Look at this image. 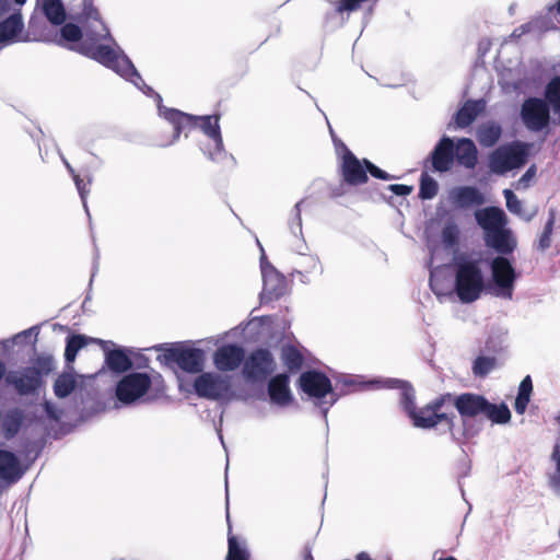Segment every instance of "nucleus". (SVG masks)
Listing matches in <instances>:
<instances>
[{
  "label": "nucleus",
  "instance_id": "obj_17",
  "mask_svg": "<svg viewBox=\"0 0 560 560\" xmlns=\"http://www.w3.org/2000/svg\"><path fill=\"white\" fill-rule=\"evenodd\" d=\"M448 199L456 208L468 209L486 202L483 194L474 186H458L450 190Z\"/></svg>",
  "mask_w": 560,
  "mask_h": 560
},
{
  "label": "nucleus",
  "instance_id": "obj_11",
  "mask_svg": "<svg viewBox=\"0 0 560 560\" xmlns=\"http://www.w3.org/2000/svg\"><path fill=\"white\" fill-rule=\"evenodd\" d=\"M151 386V378L147 373L133 372L124 376L116 387L117 399L129 405L147 394Z\"/></svg>",
  "mask_w": 560,
  "mask_h": 560
},
{
  "label": "nucleus",
  "instance_id": "obj_9",
  "mask_svg": "<svg viewBox=\"0 0 560 560\" xmlns=\"http://www.w3.org/2000/svg\"><path fill=\"white\" fill-rule=\"evenodd\" d=\"M493 288L492 294L498 298L512 300L517 273L512 262L504 256H497L490 262Z\"/></svg>",
  "mask_w": 560,
  "mask_h": 560
},
{
  "label": "nucleus",
  "instance_id": "obj_60",
  "mask_svg": "<svg viewBox=\"0 0 560 560\" xmlns=\"http://www.w3.org/2000/svg\"><path fill=\"white\" fill-rule=\"evenodd\" d=\"M35 329H36V327H32V328H30V329H27V330L23 331L22 334H23V335H25V336H27V335H31L33 331H35Z\"/></svg>",
  "mask_w": 560,
  "mask_h": 560
},
{
  "label": "nucleus",
  "instance_id": "obj_23",
  "mask_svg": "<svg viewBox=\"0 0 560 560\" xmlns=\"http://www.w3.org/2000/svg\"><path fill=\"white\" fill-rule=\"evenodd\" d=\"M486 244L501 255L511 254L517 245L512 231L505 226L486 236Z\"/></svg>",
  "mask_w": 560,
  "mask_h": 560
},
{
  "label": "nucleus",
  "instance_id": "obj_20",
  "mask_svg": "<svg viewBox=\"0 0 560 560\" xmlns=\"http://www.w3.org/2000/svg\"><path fill=\"white\" fill-rule=\"evenodd\" d=\"M434 171L447 172L454 162V143L451 138L443 137L431 153Z\"/></svg>",
  "mask_w": 560,
  "mask_h": 560
},
{
  "label": "nucleus",
  "instance_id": "obj_1",
  "mask_svg": "<svg viewBox=\"0 0 560 560\" xmlns=\"http://www.w3.org/2000/svg\"><path fill=\"white\" fill-rule=\"evenodd\" d=\"M105 37H33L34 40L54 44L63 49L75 51L82 56L91 58L130 81L144 94L154 96L158 103L160 116L167 120L174 129L173 140L167 144L175 142L182 132H188L192 128L199 127L213 142V150L208 152L209 158L212 161H221L226 155V152L223 147L219 117L209 115L192 116L180 110L163 106L161 104V95L155 93L151 86L144 83L132 62L113 40L114 37H109L110 40L106 43L102 40Z\"/></svg>",
  "mask_w": 560,
  "mask_h": 560
},
{
  "label": "nucleus",
  "instance_id": "obj_58",
  "mask_svg": "<svg viewBox=\"0 0 560 560\" xmlns=\"http://www.w3.org/2000/svg\"><path fill=\"white\" fill-rule=\"evenodd\" d=\"M5 372H7L5 364L2 361H0V381L8 374Z\"/></svg>",
  "mask_w": 560,
  "mask_h": 560
},
{
  "label": "nucleus",
  "instance_id": "obj_14",
  "mask_svg": "<svg viewBox=\"0 0 560 560\" xmlns=\"http://www.w3.org/2000/svg\"><path fill=\"white\" fill-rule=\"evenodd\" d=\"M260 269L264 288L260 298L265 302L279 299L285 291L284 278L271 266L261 248Z\"/></svg>",
  "mask_w": 560,
  "mask_h": 560
},
{
  "label": "nucleus",
  "instance_id": "obj_6",
  "mask_svg": "<svg viewBox=\"0 0 560 560\" xmlns=\"http://www.w3.org/2000/svg\"><path fill=\"white\" fill-rule=\"evenodd\" d=\"M300 386L305 394L317 399L316 404L326 418L328 409L338 400L330 380L320 372L307 371L301 374Z\"/></svg>",
  "mask_w": 560,
  "mask_h": 560
},
{
  "label": "nucleus",
  "instance_id": "obj_46",
  "mask_svg": "<svg viewBox=\"0 0 560 560\" xmlns=\"http://www.w3.org/2000/svg\"><path fill=\"white\" fill-rule=\"evenodd\" d=\"M73 180H74L75 187L78 189V192L80 195V198L82 200L85 212L89 214L86 197L90 191L88 186L91 184L92 179L89 178L88 183H84V180L79 175H73Z\"/></svg>",
  "mask_w": 560,
  "mask_h": 560
},
{
  "label": "nucleus",
  "instance_id": "obj_25",
  "mask_svg": "<svg viewBox=\"0 0 560 560\" xmlns=\"http://www.w3.org/2000/svg\"><path fill=\"white\" fill-rule=\"evenodd\" d=\"M83 16L88 24L86 35H110L109 28L101 20L98 11L90 1H84Z\"/></svg>",
  "mask_w": 560,
  "mask_h": 560
},
{
  "label": "nucleus",
  "instance_id": "obj_31",
  "mask_svg": "<svg viewBox=\"0 0 560 560\" xmlns=\"http://www.w3.org/2000/svg\"><path fill=\"white\" fill-rule=\"evenodd\" d=\"M503 195L506 201L508 210L520 217L522 220L529 222L537 214V209L526 210L522 200L517 198V196L510 189H504Z\"/></svg>",
  "mask_w": 560,
  "mask_h": 560
},
{
  "label": "nucleus",
  "instance_id": "obj_7",
  "mask_svg": "<svg viewBox=\"0 0 560 560\" xmlns=\"http://www.w3.org/2000/svg\"><path fill=\"white\" fill-rule=\"evenodd\" d=\"M37 364L40 370L28 366L18 371H10L5 375L7 384L13 386L20 395L35 393L42 384V371L48 373L51 370L52 360L51 358H39Z\"/></svg>",
  "mask_w": 560,
  "mask_h": 560
},
{
  "label": "nucleus",
  "instance_id": "obj_42",
  "mask_svg": "<svg viewBox=\"0 0 560 560\" xmlns=\"http://www.w3.org/2000/svg\"><path fill=\"white\" fill-rule=\"evenodd\" d=\"M495 365H497L495 358L479 355L474 361L472 372H474L475 376L485 377L495 368Z\"/></svg>",
  "mask_w": 560,
  "mask_h": 560
},
{
  "label": "nucleus",
  "instance_id": "obj_5",
  "mask_svg": "<svg viewBox=\"0 0 560 560\" xmlns=\"http://www.w3.org/2000/svg\"><path fill=\"white\" fill-rule=\"evenodd\" d=\"M530 144L515 141L497 148L489 155L490 172L497 175H504L510 171L525 165Z\"/></svg>",
  "mask_w": 560,
  "mask_h": 560
},
{
  "label": "nucleus",
  "instance_id": "obj_40",
  "mask_svg": "<svg viewBox=\"0 0 560 560\" xmlns=\"http://www.w3.org/2000/svg\"><path fill=\"white\" fill-rule=\"evenodd\" d=\"M282 360H283L284 365L290 371H298L302 366V363H303L302 354L300 353V351L296 348H294L292 346L283 347Z\"/></svg>",
  "mask_w": 560,
  "mask_h": 560
},
{
  "label": "nucleus",
  "instance_id": "obj_49",
  "mask_svg": "<svg viewBox=\"0 0 560 560\" xmlns=\"http://www.w3.org/2000/svg\"><path fill=\"white\" fill-rule=\"evenodd\" d=\"M44 409L47 417L51 420L58 421L62 417V410L48 400L44 402Z\"/></svg>",
  "mask_w": 560,
  "mask_h": 560
},
{
  "label": "nucleus",
  "instance_id": "obj_34",
  "mask_svg": "<svg viewBox=\"0 0 560 560\" xmlns=\"http://www.w3.org/2000/svg\"><path fill=\"white\" fill-rule=\"evenodd\" d=\"M68 369L69 371L60 374L54 383V394L58 398L68 397L77 387L78 381L73 368L69 366Z\"/></svg>",
  "mask_w": 560,
  "mask_h": 560
},
{
  "label": "nucleus",
  "instance_id": "obj_55",
  "mask_svg": "<svg viewBox=\"0 0 560 560\" xmlns=\"http://www.w3.org/2000/svg\"><path fill=\"white\" fill-rule=\"evenodd\" d=\"M529 402V398L517 396L515 399V411L517 413H524Z\"/></svg>",
  "mask_w": 560,
  "mask_h": 560
},
{
  "label": "nucleus",
  "instance_id": "obj_44",
  "mask_svg": "<svg viewBox=\"0 0 560 560\" xmlns=\"http://www.w3.org/2000/svg\"><path fill=\"white\" fill-rule=\"evenodd\" d=\"M459 230L456 224L448 223L442 230V242L446 247H454L458 242Z\"/></svg>",
  "mask_w": 560,
  "mask_h": 560
},
{
  "label": "nucleus",
  "instance_id": "obj_35",
  "mask_svg": "<svg viewBox=\"0 0 560 560\" xmlns=\"http://www.w3.org/2000/svg\"><path fill=\"white\" fill-rule=\"evenodd\" d=\"M105 362L110 371L122 373L132 365L129 357L120 349L106 352Z\"/></svg>",
  "mask_w": 560,
  "mask_h": 560
},
{
  "label": "nucleus",
  "instance_id": "obj_29",
  "mask_svg": "<svg viewBox=\"0 0 560 560\" xmlns=\"http://www.w3.org/2000/svg\"><path fill=\"white\" fill-rule=\"evenodd\" d=\"M546 102L552 110V122L560 124V77H555L545 90Z\"/></svg>",
  "mask_w": 560,
  "mask_h": 560
},
{
  "label": "nucleus",
  "instance_id": "obj_30",
  "mask_svg": "<svg viewBox=\"0 0 560 560\" xmlns=\"http://www.w3.org/2000/svg\"><path fill=\"white\" fill-rule=\"evenodd\" d=\"M24 413L21 409L14 408L5 412L1 421V429L5 439L14 438L21 429Z\"/></svg>",
  "mask_w": 560,
  "mask_h": 560
},
{
  "label": "nucleus",
  "instance_id": "obj_28",
  "mask_svg": "<svg viewBox=\"0 0 560 560\" xmlns=\"http://www.w3.org/2000/svg\"><path fill=\"white\" fill-rule=\"evenodd\" d=\"M39 4L49 23L57 26L65 24L67 13L61 0H39Z\"/></svg>",
  "mask_w": 560,
  "mask_h": 560
},
{
  "label": "nucleus",
  "instance_id": "obj_27",
  "mask_svg": "<svg viewBox=\"0 0 560 560\" xmlns=\"http://www.w3.org/2000/svg\"><path fill=\"white\" fill-rule=\"evenodd\" d=\"M430 288L436 298L442 302L444 299L454 300L455 291L454 284L452 285L442 277L441 268L436 267L430 271Z\"/></svg>",
  "mask_w": 560,
  "mask_h": 560
},
{
  "label": "nucleus",
  "instance_id": "obj_57",
  "mask_svg": "<svg viewBox=\"0 0 560 560\" xmlns=\"http://www.w3.org/2000/svg\"><path fill=\"white\" fill-rule=\"evenodd\" d=\"M9 11L8 0H0V18Z\"/></svg>",
  "mask_w": 560,
  "mask_h": 560
},
{
  "label": "nucleus",
  "instance_id": "obj_2",
  "mask_svg": "<svg viewBox=\"0 0 560 560\" xmlns=\"http://www.w3.org/2000/svg\"><path fill=\"white\" fill-rule=\"evenodd\" d=\"M488 260L481 252L460 253L454 257V291L463 304H470L486 290Z\"/></svg>",
  "mask_w": 560,
  "mask_h": 560
},
{
  "label": "nucleus",
  "instance_id": "obj_37",
  "mask_svg": "<svg viewBox=\"0 0 560 560\" xmlns=\"http://www.w3.org/2000/svg\"><path fill=\"white\" fill-rule=\"evenodd\" d=\"M556 223V211L553 209L549 210L548 220L545 223L544 230L538 236L537 240V249L540 252H545L551 246V235L553 233V228Z\"/></svg>",
  "mask_w": 560,
  "mask_h": 560
},
{
  "label": "nucleus",
  "instance_id": "obj_22",
  "mask_svg": "<svg viewBox=\"0 0 560 560\" xmlns=\"http://www.w3.org/2000/svg\"><path fill=\"white\" fill-rule=\"evenodd\" d=\"M23 474L24 470L16 455L10 451L0 450V479L14 483L21 479Z\"/></svg>",
  "mask_w": 560,
  "mask_h": 560
},
{
  "label": "nucleus",
  "instance_id": "obj_41",
  "mask_svg": "<svg viewBox=\"0 0 560 560\" xmlns=\"http://www.w3.org/2000/svg\"><path fill=\"white\" fill-rule=\"evenodd\" d=\"M439 190L438 182L428 173H422L420 177L419 197L422 199H432Z\"/></svg>",
  "mask_w": 560,
  "mask_h": 560
},
{
  "label": "nucleus",
  "instance_id": "obj_32",
  "mask_svg": "<svg viewBox=\"0 0 560 560\" xmlns=\"http://www.w3.org/2000/svg\"><path fill=\"white\" fill-rule=\"evenodd\" d=\"M502 133L501 126L495 121L482 124L477 129V139L482 147H493L500 139Z\"/></svg>",
  "mask_w": 560,
  "mask_h": 560
},
{
  "label": "nucleus",
  "instance_id": "obj_24",
  "mask_svg": "<svg viewBox=\"0 0 560 560\" xmlns=\"http://www.w3.org/2000/svg\"><path fill=\"white\" fill-rule=\"evenodd\" d=\"M477 148L475 143L467 138H462L454 145V159L466 168H474L478 162Z\"/></svg>",
  "mask_w": 560,
  "mask_h": 560
},
{
  "label": "nucleus",
  "instance_id": "obj_3",
  "mask_svg": "<svg viewBox=\"0 0 560 560\" xmlns=\"http://www.w3.org/2000/svg\"><path fill=\"white\" fill-rule=\"evenodd\" d=\"M446 401H452L460 416L459 421H455V417H450L448 431L452 439L456 443H465L476 436L482 427L479 417H483L487 399L481 395L464 393L452 396Z\"/></svg>",
  "mask_w": 560,
  "mask_h": 560
},
{
  "label": "nucleus",
  "instance_id": "obj_50",
  "mask_svg": "<svg viewBox=\"0 0 560 560\" xmlns=\"http://www.w3.org/2000/svg\"><path fill=\"white\" fill-rule=\"evenodd\" d=\"M532 390L533 384L530 376H526L520 384L517 396L530 398Z\"/></svg>",
  "mask_w": 560,
  "mask_h": 560
},
{
  "label": "nucleus",
  "instance_id": "obj_15",
  "mask_svg": "<svg viewBox=\"0 0 560 560\" xmlns=\"http://www.w3.org/2000/svg\"><path fill=\"white\" fill-rule=\"evenodd\" d=\"M342 160L340 163L343 179L350 185L366 183L369 171L363 161H360L345 144H341Z\"/></svg>",
  "mask_w": 560,
  "mask_h": 560
},
{
  "label": "nucleus",
  "instance_id": "obj_59",
  "mask_svg": "<svg viewBox=\"0 0 560 560\" xmlns=\"http://www.w3.org/2000/svg\"><path fill=\"white\" fill-rule=\"evenodd\" d=\"M62 161L67 167V170L69 171V173L73 176V175H77L73 167L68 163V161L66 159L62 158Z\"/></svg>",
  "mask_w": 560,
  "mask_h": 560
},
{
  "label": "nucleus",
  "instance_id": "obj_33",
  "mask_svg": "<svg viewBox=\"0 0 560 560\" xmlns=\"http://www.w3.org/2000/svg\"><path fill=\"white\" fill-rule=\"evenodd\" d=\"M89 342H103L102 340L88 338L84 335H72L67 338V345L65 350V360L67 366H71L74 362L78 352L84 348Z\"/></svg>",
  "mask_w": 560,
  "mask_h": 560
},
{
  "label": "nucleus",
  "instance_id": "obj_47",
  "mask_svg": "<svg viewBox=\"0 0 560 560\" xmlns=\"http://www.w3.org/2000/svg\"><path fill=\"white\" fill-rule=\"evenodd\" d=\"M536 175V166L532 165L523 175L522 177L516 182L515 188L517 190L526 189L530 186L532 180L534 179Z\"/></svg>",
  "mask_w": 560,
  "mask_h": 560
},
{
  "label": "nucleus",
  "instance_id": "obj_10",
  "mask_svg": "<svg viewBox=\"0 0 560 560\" xmlns=\"http://www.w3.org/2000/svg\"><path fill=\"white\" fill-rule=\"evenodd\" d=\"M194 388L199 397L212 400H229L233 395L231 377L217 373H202L195 380Z\"/></svg>",
  "mask_w": 560,
  "mask_h": 560
},
{
  "label": "nucleus",
  "instance_id": "obj_26",
  "mask_svg": "<svg viewBox=\"0 0 560 560\" xmlns=\"http://www.w3.org/2000/svg\"><path fill=\"white\" fill-rule=\"evenodd\" d=\"M485 108L483 100L467 101L456 114V125L460 128L468 127Z\"/></svg>",
  "mask_w": 560,
  "mask_h": 560
},
{
  "label": "nucleus",
  "instance_id": "obj_56",
  "mask_svg": "<svg viewBox=\"0 0 560 560\" xmlns=\"http://www.w3.org/2000/svg\"><path fill=\"white\" fill-rule=\"evenodd\" d=\"M330 133L332 136V140H334V144H335V148H336V151H337V154L338 156L340 158V160H342V149H341V144H343L340 140L336 139L335 136H334V132H332V129L330 128Z\"/></svg>",
  "mask_w": 560,
  "mask_h": 560
},
{
  "label": "nucleus",
  "instance_id": "obj_51",
  "mask_svg": "<svg viewBox=\"0 0 560 560\" xmlns=\"http://www.w3.org/2000/svg\"><path fill=\"white\" fill-rule=\"evenodd\" d=\"M303 266L306 267L307 272H311L312 270H316V269H318L319 272H322L319 259L315 256H305L303 258Z\"/></svg>",
  "mask_w": 560,
  "mask_h": 560
},
{
  "label": "nucleus",
  "instance_id": "obj_19",
  "mask_svg": "<svg viewBox=\"0 0 560 560\" xmlns=\"http://www.w3.org/2000/svg\"><path fill=\"white\" fill-rule=\"evenodd\" d=\"M244 360V351L235 345H228L219 348L214 353V365L220 371H233Z\"/></svg>",
  "mask_w": 560,
  "mask_h": 560
},
{
  "label": "nucleus",
  "instance_id": "obj_45",
  "mask_svg": "<svg viewBox=\"0 0 560 560\" xmlns=\"http://www.w3.org/2000/svg\"><path fill=\"white\" fill-rule=\"evenodd\" d=\"M303 200L295 203L294 208L291 211V217L289 220V226L291 233L293 235L302 234V218H301V205Z\"/></svg>",
  "mask_w": 560,
  "mask_h": 560
},
{
  "label": "nucleus",
  "instance_id": "obj_4",
  "mask_svg": "<svg viewBox=\"0 0 560 560\" xmlns=\"http://www.w3.org/2000/svg\"><path fill=\"white\" fill-rule=\"evenodd\" d=\"M385 386L389 388L397 387L400 392V402L412 419L413 425L421 429H432L436 424L444 422L448 429L450 416L441 412L442 406L446 399H451L452 395L447 394L441 398L435 399L423 408L416 409L415 407V393L413 389L405 382L399 380H387Z\"/></svg>",
  "mask_w": 560,
  "mask_h": 560
},
{
  "label": "nucleus",
  "instance_id": "obj_52",
  "mask_svg": "<svg viewBox=\"0 0 560 560\" xmlns=\"http://www.w3.org/2000/svg\"><path fill=\"white\" fill-rule=\"evenodd\" d=\"M389 190L397 196H408L412 191L411 186L394 184L388 186Z\"/></svg>",
  "mask_w": 560,
  "mask_h": 560
},
{
  "label": "nucleus",
  "instance_id": "obj_18",
  "mask_svg": "<svg viewBox=\"0 0 560 560\" xmlns=\"http://www.w3.org/2000/svg\"><path fill=\"white\" fill-rule=\"evenodd\" d=\"M475 217L477 223L485 231L486 236L501 230L508 223L504 211L497 207L478 210L476 211Z\"/></svg>",
  "mask_w": 560,
  "mask_h": 560
},
{
  "label": "nucleus",
  "instance_id": "obj_8",
  "mask_svg": "<svg viewBox=\"0 0 560 560\" xmlns=\"http://www.w3.org/2000/svg\"><path fill=\"white\" fill-rule=\"evenodd\" d=\"M550 112L552 110L545 100L528 97L521 106L520 117L527 130L540 132L552 122Z\"/></svg>",
  "mask_w": 560,
  "mask_h": 560
},
{
  "label": "nucleus",
  "instance_id": "obj_61",
  "mask_svg": "<svg viewBox=\"0 0 560 560\" xmlns=\"http://www.w3.org/2000/svg\"><path fill=\"white\" fill-rule=\"evenodd\" d=\"M14 2L18 4V5H23L26 0H14Z\"/></svg>",
  "mask_w": 560,
  "mask_h": 560
},
{
  "label": "nucleus",
  "instance_id": "obj_21",
  "mask_svg": "<svg viewBox=\"0 0 560 560\" xmlns=\"http://www.w3.org/2000/svg\"><path fill=\"white\" fill-rule=\"evenodd\" d=\"M268 394L271 402L280 407H285L292 401V394L289 387V376L278 374L273 376L268 384Z\"/></svg>",
  "mask_w": 560,
  "mask_h": 560
},
{
  "label": "nucleus",
  "instance_id": "obj_62",
  "mask_svg": "<svg viewBox=\"0 0 560 560\" xmlns=\"http://www.w3.org/2000/svg\"><path fill=\"white\" fill-rule=\"evenodd\" d=\"M439 560H456L454 557L441 558Z\"/></svg>",
  "mask_w": 560,
  "mask_h": 560
},
{
  "label": "nucleus",
  "instance_id": "obj_13",
  "mask_svg": "<svg viewBox=\"0 0 560 560\" xmlns=\"http://www.w3.org/2000/svg\"><path fill=\"white\" fill-rule=\"evenodd\" d=\"M275 368L271 353L266 349H258L245 360L243 374L248 381H264Z\"/></svg>",
  "mask_w": 560,
  "mask_h": 560
},
{
  "label": "nucleus",
  "instance_id": "obj_48",
  "mask_svg": "<svg viewBox=\"0 0 560 560\" xmlns=\"http://www.w3.org/2000/svg\"><path fill=\"white\" fill-rule=\"evenodd\" d=\"M363 162H364V165L366 166V168L369 170V172L371 173L372 176H374L376 178H380V179H384V180H388V179H393L394 178V176H390L385 171L378 168L377 166L372 164L370 161L363 160Z\"/></svg>",
  "mask_w": 560,
  "mask_h": 560
},
{
  "label": "nucleus",
  "instance_id": "obj_54",
  "mask_svg": "<svg viewBox=\"0 0 560 560\" xmlns=\"http://www.w3.org/2000/svg\"><path fill=\"white\" fill-rule=\"evenodd\" d=\"M31 37H0V50L18 42H30Z\"/></svg>",
  "mask_w": 560,
  "mask_h": 560
},
{
  "label": "nucleus",
  "instance_id": "obj_43",
  "mask_svg": "<svg viewBox=\"0 0 560 560\" xmlns=\"http://www.w3.org/2000/svg\"><path fill=\"white\" fill-rule=\"evenodd\" d=\"M226 560H248V552L241 546L235 536H229V551Z\"/></svg>",
  "mask_w": 560,
  "mask_h": 560
},
{
  "label": "nucleus",
  "instance_id": "obj_16",
  "mask_svg": "<svg viewBox=\"0 0 560 560\" xmlns=\"http://www.w3.org/2000/svg\"><path fill=\"white\" fill-rule=\"evenodd\" d=\"M165 357L188 373H199L203 369L205 353L200 349H170Z\"/></svg>",
  "mask_w": 560,
  "mask_h": 560
},
{
  "label": "nucleus",
  "instance_id": "obj_53",
  "mask_svg": "<svg viewBox=\"0 0 560 560\" xmlns=\"http://www.w3.org/2000/svg\"><path fill=\"white\" fill-rule=\"evenodd\" d=\"M60 35H82L80 27L73 23H67L60 31Z\"/></svg>",
  "mask_w": 560,
  "mask_h": 560
},
{
  "label": "nucleus",
  "instance_id": "obj_39",
  "mask_svg": "<svg viewBox=\"0 0 560 560\" xmlns=\"http://www.w3.org/2000/svg\"><path fill=\"white\" fill-rule=\"evenodd\" d=\"M23 21L20 13H13L0 23V35H20Z\"/></svg>",
  "mask_w": 560,
  "mask_h": 560
},
{
  "label": "nucleus",
  "instance_id": "obj_38",
  "mask_svg": "<svg viewBox=\"0 0 560 560\" xmlns=\"http://www.w3.org/2000/svg\"><path fill=\"white\" fill-rule=\"evenodd\" d=\"M483 417L493 423H506L511 419V412L504 404L495 406L487 400Z\"/></svg>",
  "mask_w": 560,
  "mask_h": 560
},
{
  "label": "nucleus",
  "instance_id": "obj_12",
  "mask_svg": "<svg viewBox=\"0 0 560 560\" xmlns=\"http://www.w3.org/2000/svg\"><path fill=\"white\" fill-rule=\"evenodd\" d=\"M518 31L521 32L518 35H536L547 32L560 33V0L556 5L548 7L545 12L521 25Z\"/></svg>",
  "mask_w": 560,
  "mask_h": 560
},
{
  "label": "nucleus",
  "instance_id": "obj_36",
  "mask_svg": "<svg viewBox=\"0 0 560 560\" xmlns=\"http://www.w3.org/2000/svg\"><path fill=\"white\" fill-rule=\"evenodd\" d=\"M550 462L553 470L548 474V485L556 493L560 494V440L553 444Z\"/></svg>",
  "mask_w": 560,
  "mask_h": 560
}]
</instances>
